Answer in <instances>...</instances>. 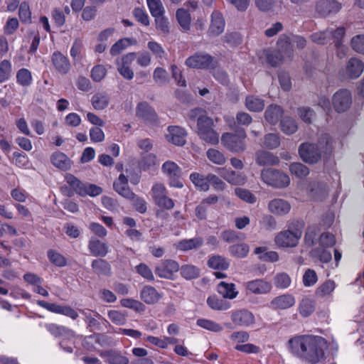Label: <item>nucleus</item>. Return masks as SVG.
<instances>
[{
    "label": "nucleus",
    "mask_w": 364,
    "mask_h": 364,
    "mask_svg": "<svg viewBox=\"0 0 364 364\" xmlns=\"http://www.w3.org/2000/svg\"><path fill=\"white\" fill-rule=\"evenodd\" d=\"M289 351L296 358L311 364H316L325 358L327 341L322 337L310 335L296 336L287 343Z\"/></svg>",
    "instance_id": "obj_1"
},
{
    "label": "nucleus",
    "mask_w": 364,
    "mask_h": 364,
    "mask_svg": "<svg viewBox=\"0 0 364 364\" xmlns=\"http://www.w3.org/2000/svg\"><path fill=\"white\" fill-rule=\"evenodd\" d=\"M188 118L190 121H196V132L200 139L210 144L218 143L219 134L215 130L213 119L207 115L205 109H192L188 113Z\"/></svg>",
    "instance_id": "obj_2"
},
{
    "label": "nucleus",
    "mask_w": 364,
    "mask_h": 364,
    "mask_svg": "<svg viewBox=\"0 0 364 364\" xmlns=\"http://www.w3.org/2000/svg\"><path fill=\"white\" fill-rule=\"evenodd\" d=\"M332 139L327 134H322L318 144L302 143L299 147V154L301 159H321L327 158L332 152Z\"/></svg>",
    "instance_id": "obj_3"
},
{
    "label": "nucleus",
    "mask_w": 364,
    "mask_h": 364,
    "mask_svg": "<svg viewBox=\"0 0 364 364\" xmlns=\"http://www.w3.org/2000/svg\"><path fill=\"white\" fill-rule=\"evenodd\" d=\"M344 35L345 28L341 26L335 29L328 28L324 31L314 33L311 35L310 38L314 43L320 45H325L333 41L335 46L344 55L346 48L342 44V39Z\"/></svg>",
    "instance_id": "obj_4"
},
{
    "label": "nucleus",
    "mask_w": 364,
    "mask_h": 364,
    "mask_svg": "<svg viewBox=\"0 0 364 364\" xmlns=\"http://www.w3.org/2000/svg\"><path fill=\"white\" fill-rule=\"evenodd\" d=\"M245 132L242 128L236 129L235 133H225L221 136L223 145L232 152H241L245 149Z\"/></svg>",
    "instance_id": "obj_5"
},
{
    "label": "nucleus",
    "mask_w": 364,
    "mask_h": 364,
    "mask_svg": "<svg viewBox=\"0 0 364 364\" xmlns=\"http://www.w3.org/2000/svg\"><path fill=\"white\" fill-rule=\"evenodd\" d=\"M261 177L265 183L275 188H285L290 183V178L287 174L272 168L263 170Z\"/></svg>",
    "instance_id": "obj_6"
},
{
    "label": "nucleus",
    "mask_w": 364,
    "mask_h": 364,
    "mask_svg": "<svg viewBox=\"0 0 364 364\" xmlns=\"http://www.w3.org/2000/svg\"><path fill=\"white\" fill-rule=\"evenodd\" d=\"M185 64L191 68L214 69L218 65L217 60L210 55L198 52L186 60Z\"/></svg>",
    "instance_id": "obj_7"
},
{
    "label": "nucleus",
    "mask_w": 364,
    "mask_h": 364,
    "mask_svg": "<svg viewBox=\"0 0 364 364\" xmlns=\"http://www.w3.org/2000/svg\"><path fill=\"white\" fill-rule=\"evenodd\" d=\"M301 235L302 231L299 229L282 231L276 236L275 242L279 247H294L298 245Z\"/></svg>",
    "instance_id": "obj_8"
},
{
    "label": "nucleus",
    "mask_w": 364,
    "mask_h": 364,
    "mask_svg": "<svg viewBox=\"0 0 364 364\" xmlns=\"http://www.w3.org/2000/svg\"><path fill=\"white\" fill-rule=\"evenodd\" d=\"M180 266L173 259H164L155 267V273L160 278L172 279L173 274L178 272Z\"/></svg>",
    "instance_id": "obj_9"
},
{
    "label": "nucleus",
    "mask_w": 364,
    "mask_h": 364,
    "mask_svg": "<svg viewBox=\"0 0 364 364\" xmlns=\"http://www.w3.org/2000/svg\"><path fill=\"white\" fill-rule=\"evenodd\" d=\"M333 106L337 112H344L352 103L351 94L348 90H340L332 99Z\"/></svg>",
    "instance_id": "obj_10"
},
{
    "label": "nucleus",
    "mask_w": 364,
    "mask_h": 364,
    "mask_svg": "<svg viewBox=\"0 0 364 364\" xmlns=\"http://www.w3.org/2000/svg\"><path fill=\"white\" fill-rule=\"evenodd\" d=\"M132 171H134V170H129L127 168L126 172L127 173H129V174L127 176L122 173L120 174L117 180H116L113 183V187L115 191L127 199H129V198H133L134 196V193L132 191V190L128 186L127 179L129 175H132Z\"/></svg>",
    "instance_id": "obj_11"
},
{
    "label": "nucleus",
    "mask_w": 364,
    "mask_h": 364,
    "mask_svg": "<svg viewBox=\"0 0 364 364\" xmlns=\"http://www.w3.org/2000/svg\"><path fill=\"white\" fill-rule=\"evenodd\" d=\"M167 131L166 139L168 142L176 146H183L186 144L187 132L183 128L178 126H169Z\"/></svg>",
    "instance_id": "obj_12"
},
{
    "label": "nucleus",
    "mask_w": 364,
    "mask_h": 364,
    "mask_svg": "<svg viewBox=\"0 0 364 364\" xmlns=\"http://www.w3.org/2000/svg\"><path fill=\"white\" fill-rule=\"evenodd\" d=\"M341 9V4L336 0H319L316 5V11L322 16L336 14Z\"/></svg>",
    "instance_id": "obj_13"
},
{
    "label": "nucleus",
    "mask_w": 364,
    "mask_h": 364,
    "mask_svg": "<svg viewBox=\"0 0 364 364\" xmlns=\"http://www.w3.org/2000/svg\"><path fill=\"white\" fill-rule=\"evenodd\" d=\"M136 115L144 122L154 123L157 121V114L154 109L146 102H139L136 107Z\"/></svg>",
    "instance_id": "obj_14"
},
{
    "label": "nucleus",
    "mask_w": 364,
    "mask_h": 364,
    "mask_svg": "<svg viewBox=\"0 0 364 364\" xmlns=\"http://www.w3.org/2000/svg\"><path fill=\"white\" fill-rule=\"evenodd\" d=\"M52 63L57 72L62 75L67 74L70 70V63L66 56L59 51H55L51 57Z\"/></svg>",
    "instance_id": "obj_15"
},
{
    "label": "nucleus",
    "mask_w": 364,
    "mask_h": 364,
    "mask_svg": "<svg viewBox=\"0 0 364 364\" xmlns=\"http://www.w3.org/2000/svg\"><path fill=\"white\" fill-rule=\"evenodd\" d=\"M269 210L277 215H284L291 210V205L287 200L282 198H274L268 203Z\"/></svg>",
    "instance_id": "obj_16"
},
{
    "label": "nucleus",
    "mask_w": 364,
    "mask_h": 364,
    "mask_svg": "<svg viewBox=\"0 0 364 364\" xmlns=\"http://www.w3.org/2000/svg\"><path fill=\"white\" fill-rule=\"evenodd\" d=\"M245 287L247 290L255 294H267L272 289L271 284L263 279L250 281L246 283Z\"/></svg>",
    "instance_id": "obj_17"
},
{
    "label": "nucleus",
    "mask_w": 364,
    "mask_h": 364,
    "mask_svg": "<svg viewBox=\"0 0 364 364\" xmlns=\"http://www.w3.org/2000/svg\"><path fill=\"white\" fill-rule=\"evenodd\" d=\"M231 318L234 323L241 326H247L255 322L253 314L247 310H240L232 313Z\"/></svg>",
    "instance_id": "obj_18"
},
{
    "label": "nucleus",
    "mask_w": 364,
    "mask_h": 364,
    "mask_svg": "<svg viewBox=\"0 0 364 364\" xmlns=\"http://www.w3.org/2000/svg\"><path fill=\"white\" fill-rule=\"evenodd\" d=\"M364 70V63L356 58L349 60L346 65V74L350 78H358Z\"/></svg>",
    "instance_id": "obj_19"
},
{
    "label": "nucleus",
    "mask_w": 364,
    "mask_h": 364,
    "mask_svg": "<svg viewBox=\"0 0 364 364\" xmlns=\"http://www.w3.org/2000/svg\"><path fill=\"white\" fill-rule=\"evenodd\" d=\"M100 355L104 358L109 364H128L129 360L127 357L121 352L110 350L102 352Z\"/></svg>",
    "instance_id": "obj_20"
},
{
    "label": "nucleus",
    "mask_w": 364,
    "mask_h": 364,
    "mask_svg": "<svg viewBox=\"0 0 364 364\" xmlns=\"http://www.w3.org/2000/svg\"><path fill=\"white\" fill-rule=\"evenodd\" d=\"M211 18V24L208 30L209 34L213 36H219L224 31V18L221 14L216 11L212 14Z\"/></svg>",
    "instance_id": "obj_21"
},
{
    "label": "nucleus",
    "mask_w": 364,
    "mask_h": 364,
    "mask_svg": "<svg viewBox=\"0 0 364 364\" xmlns=\"http://www.w3.org/2000/svg\"><path fill=\"white\" fill-rule=\"evenodd\" d=\"M295 299L289 294H283L275 297L271 301L270 306L274 309H286L293 306Z\"/></svg>",
    "instance_id": "obj_22"
},
{
    "label": "nucleus",
    "mask_w": 364,
    "mask_h": 364,
    "mask_svg": "<svg viewBox=\"0 0 364 364\" xmlns=\"http://www.w3.org/2000/svg\"><path fill=\"white\" fill-rule=\"evenodd\" d=\"M161 297L162 295L151 286H145L141 291V299L148 304L156 303Z\"/></svg>",
    "instance_id": "obj_23"
},
{
    "label": "nucleus",
    "mask_w": 364,
    "mask_h": 364,
    "mask_svg": "<svg viewBox=\"0 0 364 364\" xmlns=\"http://www.w3.org/2000/svg\"><path fill=\"white\" fill-rule=\"evenodd\" d=\"M213 170L221 177L232 184H238L242 181V177L237 172L228 169L226 167H217Z\"/></svg>",
    "instance_id": "obj_24"
},
{
    "label": "nucleus",
    "mask_w": 364,
    "mask_h": 364,
    "mask_svg": "<svg viewBox=\"0 0 364 364\" xmlns=\"http://www.w3.org/2000/svg\"><path fill=\"white\" fill-rule=\"evenodd\" d=\"M90 252L95 257H105L108 252L107 244L96 238H91L88 245Z\"/></svg>",
    "instance_id": "obj_25"
},
{
    "label": "nucleus",
    "mask_w": 364,
    "mask_h": 364,
    "mask_svg": "<svg viewBox=\"0 0 364 364\" xmlns=\"http://www.w3.org/2000/svg\"><path fill=\"white\" fill-rule=\"evenodd\" d=\"M203 244V239L200 237L179 241L176 247L181 251H188L200 247Z\"/></svg>",
    "instance_id": "obj_26"
},
{
    "label": "nucleus",
    "mask_w": 364,
    "mask_h": 364,
    "mask_svg": "<svg viewBox=\"0 0 364 364\" xmlns=\"http://www.w3.org/2000/svg\"><path fill=\"white\" fill-rule=\"evenodd\" d=\"M282 114L283 110L280 106L271 105L265 111V119L269 123L275 124L280 119Z\"/></svg>",
    "instance_id": "obj_27"
},
{
    "label": "nucleus",
    "mask_w": 364,
    "mask_h": 364,
    "mask_svg": "<svg viewBox=\"0 0 364 364\" xmlns=\"http://www.w3.org/2000/svg\"><path fill=\"white\" fill-rule=\"evenodd\" d=\"M279 52L284 57H290L292 53V41L291 38L286 35H282L277 42Z\"/></svg>",
    "instance_id": "obj_28"
},
{
    "label": "nucleus",
    "mask_w": 364,
    "mask_h": 364,
    "mask_svg": "<svg viewBox=\"0 0 364 364\" xmlns=\"http://www.w3.org/2000/svg\"><path fill=\"white\" fill-rule=\"evenodd\" d=\"M94 272L98 274L109 276L111 274L110 264L103 259H96L92 262Z\"/></svg>",
    "instance_id": "obj_29"
},
{
    "label": "nucleus",
    "mask_w": 364,
    "mask_h": 364,
    "mask_svg": "<svg viewBox=\"0 0 364 364\" xmlns=\"http://www.w3.org/2000/svg\"><path fill=\"white\" fill-rule=\"evenodd\" d=\"M218 291L224 298L234 299L237 295L235 291V284L221 282L218 286Z\"/></svg>",
    "instance_id": "obj_30"
},
{
    "label": "nucleus",
    "mask_w": 364,
    "mask_h": 364,
    "mask_svg": "<svg viewBox=\"0 0 364 364\" xmlns=\"http://www.w3.org/2000/svg\"><path fill=\"white\" fill-rule=\"evenodd\" d=\"M177 21L183 31H188L191 25V15L184 9H178L176 14Z\"/></svg>",
    "instance_id": "obj_31"
},
{
    "label": "nucleus",
    "mask_w": 364,
    "mask_h": 364,
    "mask_svg": "<svg viewBox=\"0 0 364 364\" xmlns=\"http://www.w3.org/2000/svg\"><path fill=\"white\" fill-rule=\"evenodd\" d=\"M181 275L186 279L191 280L200 276V269L193 264H185L180 267Z\"/></svg>",
    "instance_id": "obj_32"
},
{
    "label": "nucleus",
    "mask_w": 364,
    "mask_h": 364,
    "mask_svg": "<svg viewBox=\"0 0 364 364\" xmlns=\"http://www.w3.org/2000/svg\"><path fill=\"white\" fill-rule=\"evenodd\" d=\"M208 265L214 269L225 270L229 267V262L222 256L215 255L208 259Z\"/></svg>",
    "instance_id": "obj_33"
},
{
    "label": "nucleus",
    "mask_w": 364,
    "mask_h": 364,
    "mask_svg": "<svg viewBox=\"0 0 364 364\" xmlns=\"http://www.w3.org/2000/svg\"><path fill=\"white\" fill-rule=\"evenodd\" d=\"M245 105L250 111L260 112L264 107V102L257 97L250 95L246 97Z\"/></svg>",
    "instance_id": "obj_34"
},
{
    "label": "nucleus",
    "mask_w": 364,
    "mask_h": 364,
    "mask_svg": "<svg viewBox=\"0 0 364 364\" xmlns=\"http://www.w3.org/2000/svg\"><path fill=\"white\" fill-rule=\"evenodd\" d=\"M109 102V97L106 93H97L92 98V104L95 109L106 108Z\"/></svg>",
    "instance_id": "obj_35"
},
{
    "label": "nucleus",
    "mask_w": 364,
    "mask_h": 364,
    "mask_svg": "<svg viewBox=\"0 0 364 364\" xmlns=\"http://www.w3.org/2000/svg\"><path fill=\"white\" fill-rule=\"evenodd\" d=\"M299 313L304 317L310 316L315 310V302L308 298L303 299L299 304Z\"/></svg>",
    "instance_id": "obj_36"
},
{
    "label": "nucleus",
    "mask_w": 364,
    "mask_h": 364,
    "mask_svg": "<svg viewBox=\"0 0 364 364\" xmlns=\"http://www.w3.org/2000/svg\"><path fill=\"white\" fill-rule=\"evenodd\" d=\"M280 127L282 131L287 134H292L297 130L296 122L289 117L281 119Z\"/></svg>",
    "instance_id": "obj_37"
},
{
    "label": "nucleus",
    "mask_w": 364,
    "mask_h": 364,
    "mask_svg": "<svg viewBox=\"0 0 364 364\" xmlns=\"http://www.w3.org/2000/svg\"><path fill=\"white\" fill-rule=\"evenodd\" d=\"M335 287V283L333 281L327 280L317 288L316 295L321 298L328 296L333 291Z\"/></svg>",
    "instance_id": "obj_38"
},
{
    "label": "nucleus",
    "mask_w": 364,
    "mask_h": 364,
    "mask_svg": "<svg viewBox=\"0 0 364 364\" xmlns=\"http://www.w3.org/2000/svg\"><path fill=\"white\" fill-rule=\"evenodd\" d=\"M102 192V188L95 184L84 183L81 190H79V195L85 196L87 195L92 197L99 196Z\"/></svg>",
    "instance_id": "obj_39"
},
{
    "label": "nucleus",
    "mask_w": 364,
    "mask_h": 364,
    "mask_svg": "<svg viewBox=\"0 0 364 364\" xmlns=\"http://www.w3.org/2000/svg\"><path fill=\"white\" fill-rule=\"evenodd\" d=\"M289 169L291 173L298 178L306 177L309 173V168L300 162L291 164Z\"/></svg>",
    "instance_id": "obj_40"
},
{
    "label": "nucleus",
    "mask_w": 364,
    "mask_h": 364,
    "mask_svg": "<svg viewBox=\"0 0 364 364\" xmlns=\"http://www.w3.org/2000/svg\"><path fill=\"white\" fill-rule=\"evenodd\" d=\"M190 179L200 191H206L209 189L208 176L205 178L198 173H193L190 175Z\"/></svg>",
    "instance_id": "obj_41"
},
{
    "label": "nucleus",
    "mask_w": 364,
    "mask_h": 364,
    "mask_svg": "<svg viewBox=\"0 0 364 364\" xmlns=\"http://www.w3.org/2000/svg\"><path fill=\"white\" fill-rule=\"evenodd\" d=\"M48 257L49 261L55 266L62 267L67 264V260L65 257L54 250L48 251Z\"/></svg>",
    "instance_id": "obj_42"
},
{
    "label": "nucleus",
    "mask_w": 364,
    "mask_h": 364,
    "mask_svg": "<svg viewBox=\"0 0 364 364\" xmlns=\"http://www.w3.org/2000/svg\"><path fill=\"white\" fill-rule=\"evenodd\" d=\"M229 250L232 255L242 258L247 255L249 252V247L245 243L237 244L230 246Z\"/></svg>",
    "instance_id": "obj_43"
},
{
    "label": "nucleus",
    "mask_w": 364,
    "mask_h": 364,
    "mask_svg": "<svg viewBox=\"0 0 364 364\" xmlns=\"http://www.w3.org/2000/svg\"><path fill=\"white\" fill-rule=\"evenodd\" d=\"M197 325L213 332H220L223 330L221 325L208 319H198L197 321Z\"/></svg>",
    "instance_id": "obj_44"
},
{
    "label": "nucleus",
    "mask_w": 364,
    "mask_h": 364,
    "mask_svg": "<svg viewBox=\"0 0 364 364\" xmlns=\"http://www.w3.org/2000/svg\"><path fill=\"white\" fill-rule=\"evenodd\" d=\"M128 200L132 201L134 208L139 213L143 214L147 210V203L145 200L134 193L133 198Z\"/></svg>",
    "instance_id": "obj_45"
},
{
    "label": "nucleus",
    "mask_w": 364,
    "mask_h": 364,
    "mask_svg": "<svg viewBox=\"0 0 364 364\" xmlns=\"http://www.w3.org/2000/svg\"><path fill=\"white\" fill-rule=\"evenodd\" d=\"M17 82L22 86H28L32 80L31 72L26 69H20L16 75Z\"/></svg>",
    "instance_id": "obj_46"
},
{
    "label": "nucleus",
    "mask_w": 364,
    "mask_h": 364,
    "mask_svg": "<svg viewBox=\"0 0 364 364\" xmlns=\"http://www.w3.org/2000/svg\"><path fill=\"white\" fill-rule=\"evenodd\" d=\"M274 284L277 288H287L291 284V279L287 273H279L274 278Z\"/></svg>",
    "instance_id": "obj_47"
},
{
    "label": "nucleus",
    "mask_w": 364,
    "mask_h": 364,
    "mask_svg": "<svg viewBox=\"0 0 364 364\" xmlns=\"http://www.w3.org/2000/svg\"><path fill=\"white\" fill-rule=\"evenodd\" d=\"M130 39L129 38H122L116 42L110 49V54L112 55H117L121 53L126 48H127L129 45Z\"/></svg>",
    "instance_id": "obj_48"
},
{
    "label": "nucleus",
    "mask_w": 364,
    "mask_h": 364,
    "mask_svg": "<svg viewBox=\"0 0 364 364\" xmlns=\"http://www.w3.org/2000/svg\"><path fill=\"white\" fill-rule=\"evenodd\" d=\"M11 73V65L7 60H4L0 63V83L7 80Z\"/></svg>",
    "instance_id": "obj_49"
},
{
    "label": "nucleus",
    "mask_w": 364,
    "mask_h": 364,
    "mask_svg": "<svg viewBox=\"0 0 364 364\" xmlns=\"http://www.w3.org/2000/svg\"><path fill=\"white\" fill-rule=\"evenodd\" d=\"M151 15L154 17L164 14V9L161 0H146Z\"/></svg>",
    "instance_id": "obj_50"
},
{
    "label": "nucleus",
    "mask_w": 364,
    "mask_h": 364,
    "mask_svg": "<svg viewBox=\"0 0 364 364\" xmlns=\"http://www.w3.org/2000/svg\"><path fill=\"white\" fill-rule=\"evenodd\" d=\"M162 169L170 177L177 176L180 173V168L172 161H166L163 164Z\"/></svg>",
    "instance_id": "obj_51"
},
{
    "label": "nucleus",
    "mask_w": 364,
    "mask_h": 364,
    "mask_svg": "<svg viewBox=\"0 0 364 364\" xmlns=\"http://www.w3.org/2000/svg\"><path fill=\"white\" fill-rule=\"evenodd\" d=\"M207 303L211 309L218 311L226 310L229 307L223 300L219 299L215 296L208 297Z\"/></svg>",
    "instance_id": "obj_52"
},
{
    "label": "nucleus",
    "mask_w": 364,
    "mask_h": 364,
    "mask_svg": "<svg viewBox=\"0 0 364 364\" xmlns=\"http://www.w3.org/2000/svg\"><path fill=\"white\" fill-rule=\"evenodd\" d=\"M235 194L242 200L249 203H255L256 202V197L250 191L237 188L235 189Z\"/></svg>",
    "instance_id": "obj_53"
},
{
    "label": "nucleus",
    "mask_w": 364,
    "mask_h": 364,
    "mask_svg": "<svg viewBox=\"0 0 364 364\" xmlns=\"http://www.w3.org/2000/svg\"><path fill=\"white\" fill-rule=\"evenodd\" d=\"M136 272L149 281H154V276L151 269L144 263H141L136 267Z\"/></svg>",
    "instance_id": "obj_54"
},
{
    "label": "nucleus",
    "mask_w": 364,
    "mask_h": 364,
    "mask_svg": "<svg viewBox=\"0 0 364 364\" xmlns=\"http://www.w3.org/2000/svg\"><path fill=\"white\" fill-rule=\"evenodd\" d=\"M109 318L116 325H124L126 323V315L117 310L108 311Z\"/></svg>",
    "instance_id": "obj_55"
},
{
    "label": "nucleus",
    "mask_w": 364,
    "mask_h": 364,
    "mask_svg": "<svg viewBox=\"0 0 364 364\" xmlns=\"http://www.w3.org/2000/svg\"><path fill=\"white\" fill-rule=\"evenodd\" d=\"M280 144L279 138L276 134H268L264 136L263 144L269 149H274Z\"/></svg>",
    "instance_id": "obj_56"
},
{
    "label": "nucleus",
    "mask_w": 364,
    "mask_h": 364,
    "mask_svg": "<svg viewBox=\"0 0 364 364\" xmlns=\"http://www.w3.org/2000/svg\"><path fill=\"white\" fill-rule=\"evenodd\" d=\"M18 15L21 21L24 23H30L31 20V13L30 11L29 6L27 3L23 2L21 4Z\"/></svg>",
    "instance_id": "obj_57"
},
{
    "label": "nucleus",
    "mask_w": 364,
    "mask_h": 364,
    "mask_svg": "<svg viewBox=\"0 0 364 364\" xmlns=\"http://www.w3.org/2000/svg\"><path fill=\"white\" fill-rule=\"evenodd\" d=\"M154 18L156 28L164 34H168L169 33V26L167 18L164 16V14L154 16Z\"/></svg>",
    "instance_id": "obj_58"
},
{
    "label": "nucleus",
    "mask_w": 364,
    "mask_h": 364,
    "mask_svg": "<svg viewBox=\"0 0 364 364\" xmlns=\"http://www.w3.org/2000/svg\"><path fill=\"white\" fill-rule=\"evenodd\" d=\"M151 192L154 202L167 195L166 188L162 183L154 184L152 187Z\"/></svg>",
    "instance_id": "obj_59"
},
{
    "label": "nucleus",
    "mask_w": 364,
    "mask_h": 364,
    "mask_svg": "<svg viewBox=\"0 0 364 364\" xmlns=\"http://www.w3.org/2000/svg\"><path fill=\"white\" fill-rule=\"evenodd\" d=\"M351 47L357 53L364 54V35H358L351 40Z\"/></svg>",
    "instance_id": "obj_60"
},
{
    "label": "nucleus",
    "mask_w": 364,
    "mask_h": 364,
    "mask_svg": "<svg viewBox=\"0 0 364 364\" xmlns=\"http://www.w3.org/2000/svg\"><path fill=\"white\" fill-rule=\"evenodd\" d=\"M298 114L305 123L311 124L314 111L310 107H300L298 109Z\"/></svg>",
    "instance_id": "obj_61"
},
{
    "label": "nucleus",
    "mask_w": 364,
    "mask_h": 364,
    "mask_svg": "<svg viewBox=\"0 0 364 364\" xmlns=\"http://www.w3.org/2000/svg\"><path fill=\"white\" fill-rule=\"evenodd\" d=\"M284 55L277 51L272 52L271 53L267 54V63L272 67H276L279 65L282 61L284 59Z\"/></svg>",
    "instance_id": "obj_62"
},
{
    "label": "nucleus",
    "mask_w": 364,
    "mask_h": 364,
    "mask_svg": "<svg viewBox=\"0 0 364 364\" xmlns=\"http://www.w3.org/2000/svg\"><path fill=\"white\" fill-rule=\"evenodd\" d=\"M317 282V275L314 270L308 269L304 276L303 282L304 286L311 287L315 284Z\"/></svg>",
    "instance_id": "obj_63"
},
{
    "label": "nucleus",
    "mask_w": 364,
    "mask_h": 364,
    "mask_svg": "<svg viewBox=\"0 0 364 364\" xmlns=\"http://www.w3.org/2000/svg\"><path fill=\"white\" fill-rule=\"evenodd\" d=\"M154 80L157 83L164 84L168 81V73L162 68H156L154 72Z\"/></svg>",
    "instance_id": "obj_64"
}]
</instances>
